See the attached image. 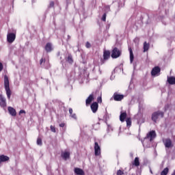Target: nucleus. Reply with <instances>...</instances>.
<instances>
[{
    "label": "nucleus",
    "instance_id": "obj_8",
    "mask_svg": "<svg viewBox=\"0 0 175 175\" xmlns=\"http://www.w3.org/2000/svg\"><path fill=\"white\" fill-rule=\"evenodd\" d=\"M113 100L116 102H120V100H122V99H124V95L118 94V93L116 92L113 94Z\"/></svg>",
    "mask_w": 175,
    "mask_h": 175
},
{
    "label": "nucleus",
    "instance_id": "obj_27",
    "mask_svg": "<svg viewBox=\"0 0 175 175\" xmlns=\"http://www.w3.org/2000/svg\"><path fill=\"white\" fill-rule=\"evenodd\" d=\"M37 144H38V146H42V138L38 137L37 139Z\"/></svg>",
    "mask_w": 175,
    "mask_h": 175
},
{
    "label": "nucleus",
    "instance_id": "obj_38",
    "mask_svg": "<svg viewBox=\"0 0 175 175\" xmlns=\"http://www.w3.org/2000/svg\"><path fill=\"white\" fill-rule=\"evenodd\" d=\"M2 69H3V65L0 62V72H1Z\"/></svg>",
    "mask_w": 175,
    "mask_h": 175
},
{
    "label": "nucleus",
    "instance_id": "obj_45",
    "mask_svg": "<svg viewBox=\"0 0 175 175\" xmlns=\"http://www.w3.org/2000/svg\"><path fill=\"white\" fill-rule=\"evenodd\" d=\"M163 24H164L165 25H166V23H163Z\"/></svg>",
    "mask_w": 175,
    "mask_h": 175
},
{
    "label": "nucleus",
    "instance_id": "obj_3",
    "mask_svg": "<svg viewBox=\"0 0 175 175\" xmlns=\"http://www.w3.org/2000/svg\"><path fill=\"white\" fill-rule=\"evenodd\" d=\"M163 116H165L163 112L161 111H155L152 114V121L157 122L159 118H163Z\"/></svg>",
    "mask_w": 175,
    "mask_h": 175
},
{
    "label": "nucleus",
    "instance_id": "obj_18",
    "mask_svg": "<svg viewBox=\"0 0 175 175\" xmlns=\"http://www.w3.org/2000/svg\"><path fill=\"white\" fill-rule=\"evenodd\" d=\"M129 51L130 53V62L132 64L133 62V59H135V56L133 55V51H132V48H129Z\"/></svg>",
    "mask_w": 175,
    "mask_h": 175
},
{
    "label": "nucleus",
    "instance_id": "obj_16",
    "mask_svg": "<svg viewBox=\"0 0 175 175\" xmlns=\"http://www.w3.org/2000/svg\"><path fill=\"white\" fill-rule=\"evenodd\" d=\"M74 172L77 175H84V171L81 168L75 167Z\"/></svg>",
    "mask_w": 175,
    "mask_h": 175
},
{
    "label": "nucleus",
    "instance_id": "obj_44",
    "mask_svg": "<svg viewBox=\"0 0 175 175\" xmlns=\"http://www.w3.org/2000/svg\"><path fill=\"white\" fill-rule=\"evenodd\" d=\"M68 39H70V36H68Z\"/></svg>",
    "mask_w": 175,
    "mask_h": 175
},
{
    "label": "nucleus",
    "instance_id": "obj_28",
    "mask_svg": "<svg viewBox=\"0 0 175 175\" xmlns=\"http://www.w3.org/2000/svg\"><path fill=\"white\" fill-rule=\"evenodd\" d=\"M105 12L106 14L110 12V5H107L105 7Z\"/></svg>",
    "mask_w": 175,
    "mask_h": 175
},
{
    "label": "nucleus",
    "instance_id": "obj_23",
    "mask_svg": "<svg viewBox=\"0 0 175 175\" xmlns=\"http://www.w3.org/2000/svg\"><path fill=\"white\" fill-rule=\"evenodd\" d=\"M133 165H134V166H140V161H139V157H135L133 163Z\"/></svg>",
    "mask_w": 175,
    "mask_h": 175
},
{
    "label": "nucleus",
    "instance_id": "obj_12",
    "mask_svg": "<svg viewBox=\"0 0 175 175\" xmlns=\"http://www.w3.org/2000/svg\"><path fill=\"white\" fill-rule=\"evenodd\" d=\"M45 51L46 53H51L53 51V45L51 43L48 42L45 46Z\"/></svg>",
    "mask_w": 175,
    "mask_h": 175
},
{
    "label": "nucleus",
    "instance_id": "obj_13",
    "mask_svg": "<svg viewBox=\"0 0 175 175\" xmlns=\"http://www.w3.org/2000/svg\"><path fill=\"white\" fill-rule=\"evenodd\" d=\"M8 111L10 114L12 116V117H16V116L17 115V112H16V109H14V108L12 107H8Z\"/></svg>",
    "mask_w": 175,
    "mask_h": 175
},
{
    "label": "nucleus",
    "instance_id": "obj_40",
    "mask_svg": "<svg viewBox=\"0 0 175 175\" xmlns=\"http://www.w3.org/2000/svg\"><path fill=\"white\" fill-rule=\"evenodd\" d=\"M59 126H60L61 128H64V126H65V123H61V124H59Z\"/></svg>",
    "mask_w": 175,
    "mask_h": 175
},
{
    "label": "nucleus",
    "instance_id": "obj_20",
    "mask_svg": "<svg viewBox=\"0 0 175 175\" xmlns=\"http://www.w3.org/2000/svg\"><path fill=\"white\" fill-rule=\"evenodd\" d=\"M125 118H126V112H121L120 116L121 122H124V121H125Z\"/></svg>",
    "mask_w": 175,
    "mask_h": 175
},
{
    "label": "nucleus",
    "instance_id": "obj_9",
    "mask_svg": "<svg viewBox=\"0 0 175 175\" xmlns=\"http://www.w3.org/2000/svg\"><path fill=\"white\" fill-rule=\"evenodd\" d=\"M159 73H161V68L159 66L154 67L151 71L152 76H159Z\"/></svg>",
    "mask_w": 175,
    "mask_h": 175
},
{
    "label": "nucleus",
    "instance_id": "obj_1",
    "mask_svg": "<svg viewBox=\"0 0 175 175\" xmlns=\"http://www.w3.org/2000/svg\"><path fill=\"white\" fill-rule=\"evenodd\" d=\"M155 137H157V133H155V131H152L147 133L146 137L142 142L144 147H148V139H150V142H152Z\"/></svg>",
    "mask_w": 175,
    "mask_h": 175
},
{
    "label": "nucleus",
    "instance_id": "obj_21",
    "mask_svg": "<svg viewBox=\"0 0 175 175\" xmlns=\"http://www.w3.org/2000/svg\"><path fill=\"white\" fill-rule=\"evenodd\" d=\"M70 157V153H69V152H64V153H62V158H64L65 161H66Z\"/></svg>",
    "mask_w": 175,
    "mask_h": 175
},
{
    "label": "nucleus",
    "instance_id": "obj_36",
    "mask_svg": "<svg viewBox=\"0 0 175 175\" xmlns=\"http://www.w3.org/2000/svg\"><path fill=\"white\" fill-rule=\"evenodd\" d=\"M19 114H25V111L21 109V110L19 111Z\"/></svg>",
    "mask_w": 175,
    "mask_h": 175
},
{
    "label": "nucleus",
    "instance_id": "obj_22",
    "mask_svg": "<svg viewBox=\"0 0 175 175\" xmlns=\"http://www.w3.org/2000/svg\"><path fill=\"white\" fill-rule=\"evenodd\" d=\"M149 49H150V44L147 43V42H145L144 43V53H146V51H148Z\"/></svg>",
    "mask_w": 175,
    "mask_h": 175
},
{
    "label": "nucleus",
    "instance_id": "obj_11",
    "mask_svg": "<svg viewBox=\"0 0 175 175\" xmlns=\"http://www.w3.org/2000/svg\"><path fill=\"white\" fill-rule=\"evenodd\" d=\"M0 106L1 107H6V98L2 95H0Z\"/></svg>",
    "mask_w": 175,
    "mask_h": 175
},
{
    "label": "nucleus",
    "instance_id": "obj_39",
    "mask_svg": "<svg viewBox=\"0 0 175 175\" xmlns=\"http://www.w3.org/2000/svg\"><path fill=\"white\" fill-rule=\"evenodd\" d=\"M69 113H70V115L73 113V109L72 108L69 109Z\"/></svg>",
    "mask_w": 175,
    "mask_h": 175
},
{
    "label": "nucleus",
    "instance_id": "obj_37",
    "mask_svg": "<svg viewBox=\"0 0 175 175\" xmlns=\"http://www.w3.org/2000/svg\"><path fill=\"white\" fill-rule=\"evenodd\" d=\"M43 62H44V59L42 58L40 60V65H42V64H43Z\"/></svg>",
    "mask_w": 175,
    "mask_h": 175
},
{
    "label": "nucleus",
    "instance_id": "obj_17",
    "mask_svg": "<svg viewBox=\"0 0 175 175\" xmlns=\"http://www.w3.org/2000/svg\"><path fill=\"white\" fill-rule=\"evenodd\" d=\"M164 144L167 148H170L172 147V139H167L164 141Z\"/></svg>",
    "mask_w": 175,
    "mask_h": 175
},
{
    "label": "nucleus",
    "instance_id": "obj_19",
    "mask_svg": "<svg viewBox=\"0 0 175 175\" xmlns=\"http://www.w3.org/2000/svg\"><path fill=\"white\" fill-rule=\"evenodd\" d=\"M167 82L171 85H174L175 84V77H167Z\"/></svg>",
    "mask_w": 175,
    "mask_h": 175
},
{
    "label": "nucleus",
    "instance_id": "obj_26",
    "mask_svg": "<svg viewBox=\"0 0 175 175\" xmlns=\"http://www.w3.org/2000/svg\"><path fill=\"white\" fill-rule=\"evenodd\" d=\"M126 122L127 126H131V125H132V120H131V118H127Z\"/></svg>",
    "mask_w": 175,
    "mask_h": 175
},
{
    "label": "nucleus",
    "instance_id": "obj_6",
    "mask_svg": "<svg viewBox=\"0 0 175 175\" xmlns=\"http://www.w3.org/2000/svg\"><path fill=\"white\" fill-rule=\"evenodd\" d=\"M94 154L96 157H99L100 155V146L97 142H94Z\"/></svg>",
    "mask_w": 175,
    "mask_h": 175
},
{
    "label": "nucleus",
    "instance_id": "obj_31",
    "mask_svg": "<svg viewBox=\"0 0 175 175\" xmlns=\"http://www.w3.org/2000/svg\"><path fill=\"white\" fill-rule=\"evenodd\" d=\"M70 117H71L72 118H74V120H77V116H76V113H72V114L70 115Z\"/></svg>",
    "mask_w": 175,
    "mask_h": 175
},
{
    "label": "nucleus",
    "instance_id": "obj_35",
    "mask_svg": "<svg viewBox=\"0 0 175 175\" xmlns=\"http://www.w3.org/2000/svg\"><path fill=\"white\" fill-rule=\"evenodd\" d=\"M97 102L98 103H102V97H98Z\"/></svg>",
    "mask_w": 175,
    "mask_h": 175
},
{
    "label": "nucleus",
    "instance_id": "obj_15",
    "mask_svg": "<svg viewBox=\"0 0 175 175\" xmlns=\"http://www.w3.org/2000/svg\"><path fill=\"white\" fill-rule=\"evenodd\" d=\"M10 158L8 156H5L3 154L0 155V165L2 163V162H7V161H9Z\"/></svg>",
    "mask_w": 175,
    "mask_h": 175
},
{
    "label": "nucleus",
    "instance_id": "obj_33",
    "mask_svg": "<svg viewBox=\"0 0 175 175\" xmlns=\"http://www.w3.org/2000/svg\"><path fill=\"white\" fill-rule=\"evenodd\" d=\"M85 47L87 49L91 48V44L90 42H87L86 44H85Z\"/></svg>",
    "mask_w": 175,
    "mask_h": 175
},
{
    "label": "nucleus",
    "instance_id": "obj_2",
    "mask_svg": "<svg viewBox=\"0 0 175 175\" xmlns=\"http://www.w3.org/2000/svg\"><path fill=\"white\" fill-rule=\"evenodd\" d=\"M4 87L7 94V97L10 99L12 91L10 90V87L9 86V77H8L7 75L4 76Z\"/></svg>",
    "mask_w": 175,
    "mask_h": 175
},
{
    "label": "nucleus",
    "instance_id": "obj_24",
    "mask_svg": "<svg viewBox=\"0 0 175 175\" xmlns=\"http://www.w3.org/2000/svg\"><path fill=\"white\" fill-rule=\"evenodd\" d=\"M168 173H169V168L165 167V168L161 172V175H167Z\"/></svg>",
    "mask_w": 175,
    "mask_h": 175
},
{
    "label": "nucleus",
    "instance_id": "obj_41",
    "mask_svg": "<svg viewBox=\"0 0 175 175\" xmlns=\"http://www.w3.org/2000/svg\"><path fill=\"white\" fill-rule=\"evenodd\" d=\"M172 175H175V170H174L173 173L172 174Z\"/></svg>",
    "mask_w": 175,
    "mask_h": 175
},
{
    "label": "nucleus",
    "instance_id": "obj_10",
    "mask_svg": "<svg viewBox=\"0 0 175 175\" xmlns=\"http://www.w3.org/2000/svg\"><path fill=\"white\" fill-rule=\"evenodd\" d=\"M90 107L92 113H96V111H98V103L96 102L93 103L91 105Z\"/></svg>",
    "mask_w": 175,
    "mask_h": 175
},
{
    "label": "nucleus",
    "instance_id": "obj_42",
    "mask_svg": "<svg viewBox=\"0 0 175 175\" xmlns=\"http://www.w3.org/2000/svg\"><path fill=\"white\" fill-rule=\"evenodd\" d=\"M150 172L151 174H152V170L151 169L150 170Z\"/></svg>",
    "mask_w": 175,
    "mask_h": 175
},
{
    "label": "nucleus",
    "instance_id": "obj_30",
    "mask_svg": "<svg viewBox=\"0 0 175 175\" xmlns=\"http://www.w3.org/2000/svg\"><path fill=\"white\" fill-rule=\"evenodd\" d=\"M116 174L117 175H123L124 174V171H122L121 170H118Z\"/></svg>",
    "mask_w": 175,
    "mask_h": 175
},
{
    "label": "nucleus",
    "instance_id": "obj_32",
    "mask_svg": "<svg viewBox=\"0 0 175 175\" xmlns=\"http://www.w3.org/2000/svg\"><path fill=\"white\" fill-rule=\"evenodd\" d=\"M106 13H104L101 18L102 21H106Z\"/></svg>",
    "mask_w": 175,
    "mask_h": 175
},
{
    "label": "nucleus",
    "instance_id": "obj_4",
    "mask_svg": "<svg viewBox=\"0 0 175 175\" xmlns=\"http://www.w3.org/2000/svg\"><path fill=\"white\" fill-rule=\"evenodd\" d=\"M120 55H121V51H120V49H118V48H114L111 52V57L118 58Z\"/></svg>",
    "mask_w": 175,
    "mask_h": 175
},
{
    "label": "nucleus",
    "instance_id": "obj_46",
    "mask_svg": "<svg viewBox=\"0 0 175 175\" xmlns=\"http://www.w3.org/2000/svg\"><path fill=\"white\" fill-rule=\"evenodd\" d=\"M165 107H169V105L165 106Z\"/></svg>",
    "mask_w": 175,
    "mask_h": 175
},
{
    "label": "nucleus",
    "instance_id": "obj_29",
    "mask_svg": "<svg viewBox=\"0 0 175 175\" xmlns=\"http://www.w3.org/2000/svg\"><path fill=\"white\" fill-rule=\"evenodd\" d=\"M50 128H51V132H53V133H55V132H56V131H55V126L51 125V126H50Z\"/></svg>",
    "mask_w": 175,
    "mask_h": 175
},
{
    "label": "nucleus",
    "instance_id": "obj_7",
    "mask_svg": "<svg viewBox=\"0 0 175 175\" xmlns=\"http://www.w3.org/2000/svg\"><path fill=\"white\" fill-rule=\"evenodd\" d=\"M103 58H104V59H101V65H103V64H105V61H106L110 58V51H104Z\"/></svg>",
    "mask_w": 175,
    "mask_h": 175
},
{
    "label": "nucleus",
    "instance_id": "obj_5",
    "mask_svg": "<svg viewBox=\"0 0 175 175\" xmlns=\"http://www.w3.org/2000/svg\"><path fill=\"white\" fill-rule=\"evenodd\" d=\"M7 40L8 43H13L16 40V33H8L7 35Z\"/></svg>",
    "mask_w": 175,
    "mask_h": 175
},
{
    "label": "nucleus",
    "instance_id": "obj_34",
    "mask_svg": "<svg viewBox=\"0 0 175 175\" xmlns=\"http://www.w3.org/2000/svg\"><path fill=\"white\" fill-rule=\"evenodd\" d=\"M49 8H54V1H51Z\"/></svg>",
    "mask_w": 175,
    "mask_h": 175
},
{
    "label": "nucleus",
    "instance_id": "obj_43",
    "mask_svg": "<svg viewBox=\"0 0 175 175\" xmlns=\"http://www.w3.org/2000/svg\"><path fill=\"white\" fill-rule=\"evenodd\" d=\"M66 1H67V3H69V1H70V0H66Z\"/></svg>",
    "mask_w": 175,
    "mask_h": 175
},
{
    "label": "nucleus",
    "instance_id": "obj_25",
    "mask_svg": "<svg viewBox=\"0 0 175 175\" xmlns=\"http://www.w3.org/2000/svg\"><path fill=\"white\" fill-rule=\"evenodd\" d=\"M66 61L68 64H73V58H72V55H68Z\"/></svg>",
    "mask_w": 175,
    "mask_h": 175
},
{
    "label": "nucleus",
    "instance_id": "obj_14",
    "mask_svg": "<svg viewBox=\"0 0 175 175\" xmlns=\"http://www.w3.org/2000/svg\"><path fill=\"white\" fill-rule=\"evenodd\" d=\"M94 100V94H90L88 98L86 99L85 103L86 106H88V105H91V102Z\"/></svg>",
    "mask_w": 175,
    "mask_h": 175
}]
</instances>
